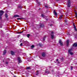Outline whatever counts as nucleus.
<instances>
[{
    "mask_svg": "<svg viewBox=\"0 0 77 77\" xmlns=\"http://www.w3.org/2000/svg\"><path fill=\"white\" fill-rule=\"evenodd\" d=\"M72 51V49H69L68 51L69 53L71 52Z\"/></svg>",
    "mask_w": 77,
    "mask_h": 77,
    "instance_id": "nucleus-10",
    "label": "nucleus"
},
{
    "mask_svg": "<svg viewBox=\"0 0 77 77\" xmlns=\"http://www.w3.org/2000/svg\"><path fill=\"white\" fill-rule=\"evenodd\" d=\"M46 38V36H45L43 38V41H45V38Z\"/></svg>",
    "mask_w": 77,
    "mask_h": 77,
    "instance_id": "nucleus-16",
    "label": "nucleus"
},
{
    "mask_svg": "<svg viewBox=\"0 0 77 77\" xmlns=\"http://www.w3.org/2000/svg\"><path fill=\"white\" fill-rule=\"evenodd\" d=\"M45 7L46 8H47L48 7L47 6V5H45Z\"/></svg>",
    "mask_w": 77,
    "mask_h": 77,
    "instance_id": "nucleus-28",
    "label": "nucleus"
},
{
    "mask_svg": "<svg viewBox=\"0 0 77 77\" xmlns=\"http://www.w3.org/2000/svg\"><path fill=\"white\" fill-rule=\"evenodd\" d=\"M69 53L71 55H72L73 54V52H70Z\"/></svg>",
    "mask_w": 77,
    "mask_h": 77,
    "instance_id": "nucleus-20",
    "label": "nucleus"
},
{
    "mask_svg": "<svg viewBox=\"0 0 77 77\" xmlns=\"http://www.w3.org/2000/svg\"><path fill=\"white\" fill-rule=\"evenodd\" d=\"M6 50H5L3 52V55H5V54H6Z\"/></svg>",
    "mask_w": 77,
    "mask_h": 77,
    "instance_id": "nucleus-13",
    "label": "nucleus"
},
{
    "mask_svg": "<svg viewBox=\"0 0 77 77\" xmlns=\"http://www.w3.org/2000/svg\"><path fill=\"white\" fill-rule=\"evenodd\" d=\"M62 17H63V15H61L60 16L59 18V19H60V20H61V19H62Z\"/></svg>",
    "mask_w": 77,
    "mask_h": 77,
    "instance_id": "nucleus-14",
    "label": "nucleus"
},
{
    "mask_svg": "<svg viewBox=\"0 0 77 77\" xmlns=\"http://www.w3.org/2000/svg\"><path fill=\"white\" fill-rule=\"evenodd\" d=\"M76 14V15H77V14Z\"/></svg>",
    "mask_w": 77,
    "mask_h": 77,
    "instance_id": "nucleus-36",
    "label": "nucleus"
},
{
    "mask_svg": "<svg viewBox=\"0 0 77 77\" xmlns=\"http://www.w3.org/2000/svg\"><path fill=\"white\" fill-rule=\"evenodd\" d=\"M53 33H54V32H51V38L52 39L54 38V35H53Z\"/></svg>",
    "mask_w": 77,
    "mask_h": 77,
    "instance_id": "nucleus-3",
    "label": "nucleus"
},
{
    "mask_svg": "<svg viewBox=\"0 0 77 77\" xmlns=\"http://www.w3.org/2000/svg\"><path fill=\"white\" fill-rule=\"evenodd\" d=\"M44 24H42L40 26L41 27H44Z\"/></svg>",
    "mask_w": 77,
    "mask_h": 77,
    "instance_id": "nucleus-15",
    "label": "nucleus"
},
{
    "mask_svg": "<svg viewBox=\"0 0 77 77\" xmlns=\"http://www.w3.org/2000/svg\"><path fill=\"white\" fill-rule=\"evenodd\" d=\"M29 36H30V34H28L27 35V37H28V38H29Z\"/></svg>",
    "mask_w": 77,
    "mask_h": 77,
    "instance_id": "nucleus-23",
    "label": "nucleus"
},
{
    "mask_svg": "<svg viewBox=\"0 0 77 77\" xmlns=\"http://www.w3.org/2000/svg\"><path fill=\"white\" fill-rule=\"evenodd\" d=\"M42 17H44V14H42Z\"/></svg>",
    "mask_w": 77,
    "mask_h": 77,
    "instance_id": "nucleus-24",
    "label": "nucleus"
},
{
    "mask_svg": "<svg viewBox=\"0 0 77 77\" xmlns=\"http://www.w3.org/2000/svg\"><path fill=\"white\" fill-rule=\"evenodd\" d=\"M42 54L43 57H45L46 55V54H45V52L42 53Z\"/></svg>",
    "mask_w": 77,
    "mask_h": 77,
    "instance_id": "nucleus-5",
    "label": "nucleus"
},
{
    "mask_svg": "<svg viewBox=\"0 0 77 77\" xmlns=\"http://www.w3.org/2000/svg\"><path fill=\"white\" fill-rule=\"evenodd\" d=\"M45 73H47V74H50V72H49L48 71L45 72Z\"/></svg>",
    "mask_w": 77,
    "mask_h": 77,
    "instance_id": "nucleus-22",
    "label": "nucleus"
},
{
    "mask_svg": "<svg viewBox=\"0 0 77 77\" xmlns=\"http://www.w3.org/2000/svg\"><path fill=\"white\" fill-rule=\"evenodd\" d=\"M6 64H8V62H6Z\"/></svg>",
    "mask_w": 77,
    "mask_h": 77,
    "instance_id": "nucleus-29",
    "label": "nucleus"
},
{
    "mask_svg": "<svg viewBox=\"0 0 77 77\" xmlns=\"http://www.w3.org/2000/svg\"><path fill=\"white\" fill-rule=\"evenodd\" d=\"M73 28L75 30V31H77V28H76V26H75V24H74V23H73Z\"/></svg>",
    "mask_w": 77,
    "mask_h": 77,
    "instance_id": "nucleus-4",
    "label": "nucleus"
},
{
    "mask_svg": "<svg viewBox=\"0 0 77 77\" xmlns=\"http://www.w3.org/2000/svg\"><path fill=\"white\" fill-rule=\"evenodd\" d=\"M22 45H23V43H21L20 44V46H22Z\"/></svg>",
    "mask_w": 77,
    "mask_h": 77,
    "instance_id": "nucleus-27",
    "label": "nucleus"
},
{
    "mask_svg": "<svg viewBox=\"0 0 77 77\" xmlns=\"http://www.w3.org/2000/svg\"><path fill=\"white\" fill-rule=\"evenodd\" d=\"M34 45H32V46H31V47L32 48H34Z\"/></svg>",
    "mask_w": 77,
    "mask_h": 77,
    "instance_id": "nucleus-25",
    "label": "nucleus"
},
{
    "mask_svg": "<svg viewBox=\"0 0 77 77\" xmlns=\"http://www.w3.org/2000/svg\"><path fill=\"white\" fill-rule=\"evenodd\" d=\"M36 75H38L39 74V71H37L36 72Z\"/></svg>",
    "mask_w": 77,
    "mask_h": 77,
    "instance_id": "nucleus-18",
    "label": "nucleus"
},
{
    "mask_svg": "<svg viewBox=\"0 0 77 77\" xmlns=\"http://www.w3.org/2000/svg\"><path fill=\"white\" fill-rule=\"evenodd\" d=\"M30 67H27L26 68V69H30Z\"/></svg>",
    "mask_w": 77,
    "mask_h": 77,
    "instance_id": "nucleus-19",
    "label": "nucleus"
},
{
    "mask_svg": "<svg viewBox=\"0 0 77 77\" xmlns=\"http://www.w3.org/2000/svg\"><path fill=\"white\" fill-rule=\"evenodd\" d=\"M4 14V11H0V19H2V16L3 15V14Z\"/></svg>",
    "mask_w": 77,
    "mask_h": 77,
    "instance_id": "nucleus-2",
    "label": "nucleus"
},
{
    "mask_svg": "<svg viewBox=\"0 0 77 77\" xmlns=\"http://www.w3.org/2000/svg\"><path fill=\"white\" fill-rule=\"evenodd\" d=\"M19 17L20 16L17 14H16L14 15V17Z\"/></svg>",
    "mask_w": 77,
    "mask_h": 77,
    "instance_id": "nucleus-11",
    "label": "nucleus"
},
{
    "mask_svg": "<svg viewBox=\"0 0 77 77\" xmlns=\"http://www.w3.org/2000/svg\"><path fill=\"white\" fill-rule=\"evenodd\" d=\"M17 60H18V61L19 63H21V59L20 57H18V58Z\"/></svg>",
    "mask_w": 77,
    "mask_h": 77,
    "instance_id": "nucleus-6",
    "label": "nucleus"
},
{
    "mask_svg": "<svg viewBox=\"0 0 77 77\" xmlns=\"http://www.w3.org/2000/svg\"><path fill=\"white\" fill-rule=\"evenodd\" d=\"M66 44L67 45H68V44H69V40H67L66 41Z\"/></svg>",
    "mask_w": 77,
    "mask_h": 77,
    "instance_id": "nucleus-9",
    "label": "nucleus"
},
{
    "mask_svg": "<svg viewBox=\"0 0 77 77\" xmlns=\"http://www.w3.org/2000/svg\"><path fill=\"white\" fill-rule=\"evenodd\" d=\"M67 5L68 7L69 8L71 6V1H70V0H67Z\"/></svg>",
    "mask_w": 77,
    "mask_h": 77,
    "instance_id": "nucleus-1",
    "label": "nucleus"
},
{
    "mask_svg": "<svg viewBox=\"0 0 77 77\" xmlns=\"http://www.w3.org/2000/svg\"><path fill=\"white\" fill-rule=\"evenodd\" d=\"M11 53L12 55H14V52L13 51H11Z\"/></svg>",
    "mask_w": 77,
    "mask_h": 77,
    "instance_id": "nucleus-17",
    "label": "nucleus"
},
{
    "mask_svg": "<svg viewBox=\"0 0 77 77\" xmlns=\"http://www.w3.org/2000/svg\"><path fill=\"white\" fill-rule=\"evenodd\" d=\"M59 42L60 44V45L61 46H62L63 45V44L62 43V41H61V40H59Z\"/></svg>",
    "mask_w": 77,
    "mask_h": 77,
    "instance_id": "nucleus-7",
    "label": "nucleus"
},
{
    "mask_svg": "<svg viewBox=\"0 0 77 77\" xmlns=\"http://www.w3.org/2000/svg\"><path fill=\"white\" fill-rule=\"evenodd\" d=\"M17 33H21V32H17Z\"/></svg>",
    "mask_w": 77,
    "mask_h": 77,
    "instance_id": "nucleus-34",
    "label": "nucleus"
},
{
    "mask_svg": "<svg viewBox=\"0 0 77 77\" xmlns=\"http://www.w3.org/2000/svg\"><path fill=\"white\" fill-rule=\"evenodd\" d=\"M53 26V25L52 24L50 25V26Z\"/></svg>",
    "mask_w": 77,
    "mask_h": 77,
    "instance_id": "nucleus-31",
    "label": "nucleus"
},
{
    "mask_svg": "<svg viewBox=\"0 0 77 77\" xmlns=\"http://www.w3.org/2000/svg\"><path fill=\"white\" fill-rule=\"evenodd\" d=\"M75 17H76V18H77V15H76V16H75Z\"/></svg>",
    "mask_w": 77,
    "mask_h": 77,
    "instance_id": "nucleus-33",
    "label": "nucleus"
},
{
    "mask_svg": "<svg viewBox=\"0 0 77 77\" xmlns=\"http://www.w3.org/2000/svg\"><path fill=\"white\" fill-rule=\"evenodd\" d=\"M54 15H57V13H56V11H54Z\"/></svg>",
    "mask_w": 77,
    "mask_h": 77,
    "instance_id": "nucleus-12",
    "label": "nucleus"
},
{
    "mask_svg": "<svg viewBox=\"0 0 77 77\" xmlns=\"http://www.w3.org/2000/svg\"><path fill=\"white\" fill-rule=\"evenodd\" d=\"M5 16L6 18H7L8 17V14H5Z\"/></svg>",
    "mask_w": 77,
    "mask_h": 77,
    "instance_id": "nucleus-21",
    "label": "nucleus"
},
{
    "mask_svg": "<svg viewBox=\"0 0 77 77\" xmlns=\"http://www.w3.org/2000/svg\"><path fill=\"white\" fill-rule=\"evenodd\" d=\"M57 62L58 61V59H57L56 60Z\"/></svg>",
    "mask_w": 77,
    "mask_h": 77,
    "instance_id": "nucleus-32",
    "label": "nucleus"
},
{
    "mask_svg": "<svg viewBox=\"0 0 77 77\" xmlns=\"http://www.w3.org/2000/svg\"><path fill=\"white\" fill-rule=\"evenodd\" d=\"M71 69L72 70V69H73V67H71Z\"/></svg>",
    "mask_w": 77,
    "mask_h": 77,
    "instance_id": "nucleus-26",
    "label": "nucleus"
},
{
    "mask_svg": "<svg viewBox=\"0 0 77 77\" xmlns=\"http://www.w3.org/2000/svg\"><path fill=\"white\" fill-rule=\"evenodd\" d=\"M58 63H59V62H58Z\"/></svg>",
    "mask_w": 77,
    "mask_h": 77,
    "instance_id": "nucleus-35",
    "label": "nucleus"
},
{
    "mask_svg": "<svg viewBox=\"0 0 77 77\" xmlns=\"http://www.w3.org/2000/svg\"><path fill=\"white\" fill-rule=\"evenodd\" d=\"M20 18H18L17 19V20H20Z\"/></svg>",
    "mask_w": 77,
    "mask_h": 77,
    "instance_id": "nucleus-30",
    "label": "nucleus"
},
{
    "mask_svg": "<svg viewBox=\"0 0 77 77\" xmlns=\"http://www.w3.org/2000/svg\"><path fill=\"white\" fill-rule=\"evenodd\" d=\"M73 47H77V43H75L73 45Z\"/></svg>",
    "mask_w": 77,
    "mask_h": 77,
    "instance_id": "nucleus-8",
    "label": "nucleus"
}]
</instances>
